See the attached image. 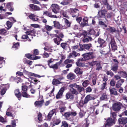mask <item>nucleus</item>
<instances>
[{
	"mask_svg": "<svg viewBox=\"0 0 127 127\" xmlns=\"http://www.w3.org/2000/svg\"><path fill=\"white\" fill-rule=\"evenodd\" d=\"M93 54V53L92 52L86 53L83 54L82 55L84 57L80 59L79 61H83L92 58H93V57L92 55Z\"/></svg>",
	"mask_w": 127,
	"mask_h": 127,
	"instance_id": "f257e3e1",
	"label": "nucleus"
},
{
	"mask_svg": "<svg viewBox=\"0 0 127 127\" xmlns=\"http://www.w3.org/2000/svg\"><path fill=\"white\" fill-rule=\"evenodd\" d=\"M51 6L52 8V11L55 14H56L59 12L60 7L58 5L56 4H52Z\"/></svg>",
	"mask_w": 127,
	"mask_h": 127,
	"instance_id": "f03ea898",
	"label": "nucleus"
},
{
	"mask_svg": "<svg viewBox=\"0 0 127 127\" xmlns=\"http://www.w3.org/2000/svg\"><path fill=\"white\" fill-rule=\"evenodd\" d=\"M53 37H57L53 39V40L55 43L57 44V45H59L61 41H62V38H60L59 36L57 35L56 34H52L51 35Z\"/></svg>",
	"mask_w": 127,
	"mask_h": 127,
	"instance_id": "7ed1b4c3",
	"label": "nucleus"
},
{
	"mask_svg": "<svg viewBox=\"0 0 127 127\" xmlns=\"http://www.w3.org/2000/svg\"><path fill=\"white\" fill-rule=\"evenodd\" d=\"M122 104L120 102L115 103L113 105V109L115 111H117L119 110L121 108Z\"/></svg>",
	"mask_w": 127,
	"mask_h": 127,
	"instance_id": "20e7f679",
	"label": "nucleus"
},
{
	"mask_svg": "<svg viewBox=\"0 0 127 127\" xmlns=\"http://www.w3.org/2000/svg\"><path fill=\"white\" fill-rule=\"evenodd\" d=\"M77 114V113L75 111H69L65 113L63 116L66 118H68L70 116H75Z\"/></svg>",
	"mask_w": 127,
	"mask_h": 127,
	"instance_id": "39448f33",
	"label": "nucleus"
},
{
	"mask_svg": "<svg viewBox=\"0 0 127 127\" xmlns=\"http://www.w3.org/2000/svg\"><path fill=\"white\" fill-rule=\"evenodd\" d=\"M54 26V27L58 29H65V27L61 25L59 22L56 21H53Z\"/></svg>",
	"mask_w": 127,
	"mask_h": 127,
	"instance_id": "423d86ee",
	"label": "nucleus"
},
{
	"mask_svg": "<svg viewBox=\"0 0 127 127\" xmlns=\"http://www.w3.org/2000/svg\"><path fill=\"white\" fill-rule=\"evenodd\" d=\"M72 16L73 17H76L79 15V11L76 9H71Z\"/></svg>",
	"mask_w": 127,
	"mask_h": 127,
	"instance_id": "0eeeda50",
	"label": "nucleus"
},
{
	"mask_svg": "<svg viewBox=\"0 0 127 127\" xmlns=\"http://www.w3.org/2000/svg\"><path fill=\"white\" fill-rule=\"evenodd\" d=\"M110 45L111 47L112 50L113 52L117 50V46L115 45V43L114 40L113 39H111L110 44H109V48H110Z\"/></svg>",
	"mask_w": 127,
	"mask_h": 127,
	"instance_id": "6e6552de",
	"label": "nucleus"
},
{
	"mask_svg": "<svg viewBox=\"0 0 127 127\" xmlns=\"http://www.w3.org/2000/svg\"><path fill=\"white\" fill-rule=\"evenodd\" d=\"M64 91V89L63 88H62L59 90L58 93L56 95L57 99H59L62 97L63 93Z\"/></svg>",
	"mask_w": 127,
	"mask_h": 127,
	"instance_id": "1a4fd4ad",
	"label": "nucleus"
},
{
	"mask_svg": "<svg viewBox=\"0 0 127 127\" xmlns=\"http://www.w3.org/2000/svg\"><path fill=\"white\" fill-rule=\"evenodd\" d=\"M118 122L120 124L125 125L127 123V118L122 117L118 119Z\"/></svg>",
	"mask_w": 127,
	"mask_h": 127,
	"instance_id": "9d476101",
	"label": "nucleus"
},
{
	"mask_svg": "<svg viewBox=\"0 0 127 127\" xmlns=\"http://www.w3.org/2000/svg\"><path fill=\"white\" fill-rule=\"evenodd\" d=\"M115 119H112L111 118H108L107 120V123L109 126H112L115 123Z\"/></svg>",
	"mask_w": 127,
	"mask_h": 127,
	"instance_id": "9b49d317",
	"label": "nucleus"
},
{
	"mask_svg": "<svg viewBox=\"0 0 127 127\" xmlns=\"http://www.w3.org/2000/svg\"><path fill=\"white\" fill-rule=\"evenodd\" d=\"M97 42L100 44L99 46L100 47H103L105 46V41L103 39L100 38H98V39Z\"/></svg>",
	"mask_w": 127,
	"mask_h": 127,
	"instance_id": "f8f14e48",
	"label": "nucleus"
},
{
	"mask_svg": "<svg viewBox=\"0 0 127 127\" xmlns=\"http://www.w3.org/2000/svg\"><path fill=\"white\" fill-rule=\"evenodd\" d=\"M29 18L33 21H36L38 20V18L36 17V15L33 14H31L28 16Z\"/></svg>",
	"mask_w": 127,
	"mask_h": 127,
	"instance_id": "ddd939ff",
	"label": "nucleus"
},
{
	"mask_svg": "<svg viewBox=\"0 0 127 127\" xmlns=\"http://www.w3.org/2000/svg\"><path fill=\"white\" fill-rule=\"evenodd\" d=\"M110 94L115 95H117V92L116 90L114 88H112L109 89Z\"/></svg>",
	"mask_w": 127,
	"mask_h": 127,
	"instance_id": "4468645a",
	"label": "nucleus"
},
{
	"mask_svg": "<svg viewBox=\"0 0 127 127\" xmlns=\"http://www.w3.org/2000/svg\"><path fill=\"white\" fill-rule=\"evenodd\" d=\"M43 100H42L40 101H36L34 103L35 106L38 107H41L43 105Z\"/></svg>",
	"mask_w": 127,
	"mask_h": 127,
	"instance_id": "2eb2a0df",
	"label": "nucleus"
},
{
	"mask_svg": "<svg viewBox=\"0 0 127 127\" xmlns=\"http://www.w3.org/2000/svg\"><path fill=\"white\" fill-rule=\"evenodd\" d=\"M15 95L18 98L19 100H20L21 96L20 93L19 91V89H17L15 91Z\"/></svg>",
	"mask_w": 127,
	"mask_h": 127,
	"instance_id": "dca6fc26",
	"label": "nucleus"
},
{
	"mask_svg": "<svg viewBox=\"0 0 127 127\" xmlns=\"http://www.w3.org/2000/svg\"><path fill=\"white\" fill-rule=\"evenodd\" d=\"M74 71L77 74H82L83 72L82 70L78 67H76L74 70Z\"/></svg>",
	"mask_w": 127,
	"mask_h": 127,
	"instance_id": "f3484780",
	"label": "nucleus"
},
{
	"mask_svg": "<svg viewBox=\"0 0 127 127\" xmlns=\"http://www.w3.org/2000/svg\"><path fill=\"white\" fill-rule=\"evenodd\" d=\"M75 75L72 73H69L67 76L68 79L70 80H72L75 78Z\"/></svg>",
	"mask_w": 127,
	"mask_h": 127,
	"instance_id": "a211bd4d",
	"label": "nucleus"
},
{
	"mask_svg": "<svg viewBox=\"0 0 127 127\" xmlns=\"http://www.w3.org/2000/svg\"><path fill=\"white\" fill-rule=\"evenodd\" d=\"M70 91L71 93L73 95H76L78 94V92L74 88H71L70 89Z\"/></svg>",
	"mask_w": 127,
	"mask_h": 127,
	"instance_id": "6ab92c4d",
	"label": "nucleus"
},
{
	"mask_svg": "<svg viewBox=\"0 0 127 127\" xmlns=\"http://www.w3.org/2000/svg\"><path fill=\"white\" fill-rule=\"evenodd\" d=\"M55 113V110H52L50 111L49 112L48 116V119H49V120H50L53 115Z\"/></svg>",
	"mask_w": 127,
	"mask_h": 127,
	"instance_id": "aec40b11",
	"label": "nucleus"
},
{
	"mask_svg": "<svg viewBox=\"0 0 127 127\" xmlns=\"http://www.w3.org/2000/svg\"><path fill=\"white\" fill-rule=\"evenodd\" d=\"M124 81L123 79H120L117 83L116 85V87L117 88L120 87L122 84L123 83Z\"/></svg>",
	"mask_w": 127,
	"mask_h": 127,
	"instance_id": "412c9836",
	"label": "nucleus"
},
{
	"mask_svg": "<svg viewBox=\"0 0 127 127\" xmlns=\"http://www.w3.org/2000/svg\"><path fill=\"white\" fill-rule=\"evenodd\" d=\"M64 21L65 24V25L64 26L66 28V29L70 26V24L68 21L66 19L64 18Z\"/></svg>",
	"mask_w": 127,
	"mask_h": 127,
	"instance_id": "4be33fe9",
	"label": "nucleus"
},
{
	"mask_svg": "<svg viewBox=\"0 0 127 127\" xmlns=\"http://www.w3.org/2000/svg\"><path fill=\"white\" fill-rule=\"evenodd\" d=\"M23 61L25 64H27L30 65H31L32 63V62L24 58L23 59Z\"/></svg>",
	"mask_w": 127,
	"mask_h": 127,
	"instance_id": "5701e85b",
	"label": "nucleus"
},
{
	"mask_svg": "<svg viewBox=\"0 0 127 127\" xmlns=\"http://www.w3.org/2000/svg\"><path fill=\"white\" fill-rule=\"evenodd\" d=\"M53 125L55 126V125H58L61 122V120L59 119H56L55 120H53Z\"/></svg>",
	"mask_w": 127,
	"mask_h": 127,
	"instance_id": "b1692460",
	"label": "nucleus"
},
{
	"mask_svg": "<svg viewBox=\"0 0 127 127\" xmlns=\"http://www.w3.org/2000/svg\"><path fill=\"white\" fill-rule=\"evenodd\" d=\"M61 83L59 81V80L56 79H54L52 82V84L54 85H55L59 84Z\"/></svg>",
	"mask_w": 127,
	"mask_h": 127,
	"instance_id": "393cba45",
	"label": "nucleus"
},
{
	"mask_svg": "<svg viewBox=\"0 0 127 127\" xmlns=\"http://www.w3.org/2000/svg\"><path fill=\"white\" fill-rule=\"evenodd\" d=\"M66 97L67 99H72L74 98L73 95L71 93H68L66 94Z\"/></svg>",
	"mask_w": 127,
	"mask_h": 127,
	"instance_id": "a878e982",
	"label": "nucleus"
},
{
	"mask_svg": "<svg viewBox=\"0 0 127 127\" xmlns=\"http://www.w3.org/2000/svg\"><path fill=\"white\" fill-rule=\"evenodd\" d=\"M95 64L97 67L96 69L97 70H99L102 69V67L100 66V63L97 61H96Z\"/></svg>",
	"mask_w": 127,
	"mask_h": 127,
	"instance_id": "bb28decb",
	"label": "nucleus"
},
{
	"mask_svg": "<svg viewBox=\"0 0 127 127\" xmlns=\"http://www.w3.org/2000/svg\"><path fill=\"white\" fill-rule=\"evenodd\" d=\"M106 29L108 31H110L111 33L114 32L116 31V30L114 28L110 27L107 28Z\"/></svg>",
	"mask_w": 127,
	"mask_h": 127,
	"instance_id": "cd10ccee",
	"label": "nucleus"
},
{
	"mask_svg": "<svg viewBox=\"0 0 127 127\" xmlns=\"http://www.w3.org/2000/svg\"><path fill=\"white\" fill-rule=\"evenodd\" d=\"M35 33V31L34 30H30L28 31L27 32V34L29 35H31L32 36L34 35Z\"/></svg>",
	"mask_w": 127,
	"mask_h": 127,
	"instance_id": "c85d7f7f",
	"label": "nucleus"
},
{
	"mask_svg": "<svg viewBox=\"0 0 127 127\" xmlns=\"http://www.w3.org/2000/svg\"><path fill=\"white\" fill-rule=\"evenodd\" d=\"M78 91H79L80 92H81L82 91H84V88L79 85H78L76 87Z\"/></svg>",
	"mask_w": 127,
	"mask_h": 127,
	"instance_id": "c756f323",
	"label": "nucleus"
},
{
	"mask_svg": "<svg viewBox=\"0 0 127 127\" xmlns=\"http://www.w3.org/2000/svg\"><path fill=\"white\" fill-rule=\"evenodd\" d=\"M92 45L91 44H84V48L87 49H89L90 48L92 47Z\"/></svg>",
	"mask_w": 127,
	"mask_h": 127,
	"instance_id": "7c9ffc66",
	"label": "nucleus"
},
{
	"mask_svg": "<svg viewBox=\"0 0 127 127\" xmlns=\"http://www.w3.org/2000/svg\"><path fill=\"white\" fill-rule=\"evenodd\" d=\"M89 100H94L95 98L92 95H88L86 96Z\"/></svg>",
	"mask_w": 127,
	"mask_h": 127,
	"instance_id": "2f4dec72",
	"label": "nucleus"
},
{
	"mask_svg": "<svg viewBox=\"0 0 127 127\" xmlns=\"http://www.w3.org/2000/svg\"><path fill=\"white\" fill-rule=\"evenodd\" d=\"M59 64V63H57L52 65H49V67L50 68H53L54 69H57L58 68V66Z\"/></svg>",
	"mask_w": 127,
	"mask_h": 127,
	"instance_id": "473e14b6",
	"label": "nucleus"
},
{
	"mask_svg": "<svg viewBox=\"0 0 127 127\" xmlns=\"http://www.w3.org/2000/svg\"><path fill=\"white\" fill-rule=\"evenodd\" d=\"M89 84V82L88 80H86L84 81L82 83L83 87H86Z\"/></svg>",
	"mask_w": 127,
	"mask_h": 127,
	"instance_id": "72a5a7b5",
	"label": "nucleus"
},
{
	"mask_svg": "<svg viewBox=\"0 0 127 127\" xmlns=\"http://www.w3.org/2000/svg\"><path fill=\"white\" fill-rule=\"evenodd\" d=\"M85 112L83 110H81L79 113V117L82 118L83 117L85 114Z\"/></svg>",
	"mask_w": 127,
	"mask_h": 127,
	"instance_id": "f704fd0d",
	"label": "nucleus"
},
{
	"mask_svg": "<svg viewBox=\"0 0 127 127\" xmlns=\"http://www.w3.org/2000/svg\"><path fill=\"white\" fill-rule=\"evenodd\" d=\"M44 49L45 51H46L49 52H51L52 50L51 47L48 46H46L44 48Z\"/></svg>",
	"mask_w": 127,
	"mask_h": 127,
	"instance_id": "c9c22d12",
	"label": "nucleus"
},
{
	"mask_svg": "<svg viewBox=\"0 0 127 127\" xmlns=\"http://www.w3.org/2000/svg\"><path fill=\"white\" fill-rule=\"evenodd\" d=\"M118 65H115L111 67V69L115 72H116L118 69Z\"/></svg>",
	"mask_w": 127,
	"mask_h": 127,
	"instance_id": "e433bc0d",
	"label": "nucleus"
},
{
	"mask_svg": "<svg viewBox=\"0 0 127 127\" xmlns=\"http://www.w3.org/2000/svg\"><path fill=\"white\" fill-rule=\"evenodd\" d=\"M27 91L22 92V96L24 97L28 98L30 97V95H29L26 93Z\"/></svg>",
	"mask_w": 127,
	"mask_h": 127,
	"instance_id": "4c0bfd02",
	"label": "nucleus"
},
{
	"mask_svg": "<svg viewBox=\"0 0 127 127\" xmlns=\"http://www.w3.org/2000/svg\"><path fill=\"white\" fill-rule=\"evenodd\" d=\"M25 57L28 59L32 60V57L34 56V55H30L29 54H26L25 55Z\"/></svg>",
	"mask_w": 127,
	"mask_h": 127,
	"instance_id": "58836bf2",
	"label": "nucleus"
},
{
	"mask_svg": "<svg viewBox=\"0 0 127 127\" xmlns=\"http://www.w3.org/2000/svg\"><path fill=\"white\" fill-rule=\"evenodd\" d=\"M70 0L64 1L61 2V4L64 5L68 4L70 3Z\"/></svg>",
	"mask_w": 127,
	"mask_h": 127,
	"instance_id": "ea45409f",
	"label": "nucleus"
},
{
	"mask_svg": "<svg viewBox=\"0 0 127 127\" xmlns=\"http://www.w3.org/2000/svg\"><path fill=\"white\" fill-rule=\"evenodd\" d=\"M107 98L106 94H103L102 96L100 97V99L101 100H103L106 99Z\"/></svg>",
	"mask_w": 127,
	"mask_h": 127,
	"instance_id": "a19ab883",
	"label": "nucleus"
},
{
	"mask_svg": "<svg viewBox=\"0 0 127 127\" xmlns=\"http://www.w3.org/2000/svg\"><path fill=\"white\" fill-rule=\"evenodd\" d=\"M45 27L46 30L48 31H50L53 29L52 27L49 26L48 25H46Z\"/></svg>",
	"mask_w": 127,
	"mask_h": 127,
	"instance_id": "79ce46f5",
	"label": "nucleus"
},
{
	"mask_svg": "<svg viewBox=\"0 0 127 127\" xmlns=\"http://www.w3.org/2000/svg\"><path fill=\"white\" fill-rule=\"evenodd\" d=\"M62 125L61 126V127H68V124L67 122L65 121L62 122Z\"/></svg>",
	"mask_w": 127,
	"mask_h": 127,
	"instance_id": "37998d69",
	"label": "nucleus"
},
{
	"mask_svg": "<svg viewBox=\"0 0 127 127\" xmlns=\"http://www.w3.org/2000/svg\"><path fill=\"white\" fill-rule=\"evenodd\" d=\"M78 85H77L76 83H73L70 84L69 87L71 88H76V87H77Z\"/></svg>",
	"mask_w": 127,
	"mask_h": 127,
	"instance_id": "c03bdc74",
	"label": "nucleus"
},
{
	"mask_svg": "<svg viewBox=\"0 0 127 127\" xmlns=\"http://www.w3.org/2000/svg\"><path fill=\"white\" fill-rule=\"evenodd\" d=\"M6 32V31L4 29H2L0 30V34L2 35H5Z\"/></svg>",
	"mask_w": 127,
	"mask_h": 127,
	"instance_id": "a18cd8bd",
	"label": "nucleus"
},
{
	"mask_svg": "<svg viewBox=\"0 0 127 127\" xmlns=\"http://www.w3.org/2000/svg\"><path fill=\"white\" fill-rule=\"evenodd\" d=\"M107 83L106 82L103 83L101 85V90H103L105 88Z\"/></svg>",
	"mask_w": 127,
	"mask_h": 127,
	"instance_id": "49530a36",
	"label": "nucleus"
},
{
	"mask_svg": "<svg viewBox=\"0 0 127 127\" xmlns=\"http://www.w3.org/2000/svg\"><path fill=\"white\" fill-rule=\"evenodd\" d=\"M73 62V61L68 59H67L65 60L64 62L65 64H69L70 63H72Z\"/></svg>",
	"mask_w": 127,
	"mask_h": 127,
	"instance_id": "de8ad7c7",
	"label": "nucleus"
},
{
	"mask_svg": "<svg viewBox=\"0 0 127 127\" xmlns=\"http://www.w3.org/2000/svg\"><path fill=\"white\" fill-rule=\"evenodd\" d=\"M99 102L98 100H95L93 102V104L94 106H97L99 105Z\"/></svg>",
	"mask_w": 127,
	"mask_h": 127,
	"instance_id": "09e8293b",
	"label": "nucleus"
},
{
	"mask_svg": "<svg viewBox=\"0 0 127 127\" xmlns=\"http://www.w3.org/2000/svg\"><path fill=\"white\" fill-rule=\"evenodd\" d=\"M82 41L84 43L88 42L89 41V39L88 37L86 36H84V38L82 40Z\"/></svg>",
	"mask_w": 127,
	"mask_h": 127,
	"instance_id": "8fccbe9b",
	"label": "nucleus"
},
{
	"mask_svg": "<svg viewBox=\"0 0 127 127\" xmlns=\"http://www.w3.org/2000/svg\"><path fill=\"white\" fill-rule=\"evenodd\" d=\"M6 24L7 26L8 27L7 29H9L10 28H11L12 26V23L10 21H8L7 22Z\"/></svg>",
	"mask_w": 127,
	"mask_h": 127,
	"instance_id": "3c124183",
	"label": "nucleus"
},
{
	"mask_svg": "<svg viewBox=\"0 0 127 127\" xmlns=\"http://www.w3.org/2000/svg\"><path fill=\"white\" fill-rule=\"evenodd\" d=\"M24 72L26 73H27L28 75H30L31 76H34V74L32 73L31 72H28L27 71L24 70Z\"/></svg>",
	"mask_w": 127,
	"mask_h": 127,
	"instance_id": "603ef678",
	"label": "nucleus"
},
{
	"mask_svg": "<svg viewBox=\"0 0 127 127\" xmlns=\"http://www.w3.org/2000/svg\"><path fill=\"white\" fill-rule=\"evenodd\" d=\"M97 78L96 77H93L92 79V82L93 84L95 85L96 84V81Z\"/></svg>",
	"mask_w": 127,
	"mask_h": 127,
	"instance_id": "864d4df0",
	"label": "nucleus"
},
{
	"mask_svg": "<svg viewBox=\"0 0 127 127\" xmlns=\"http://www.w3.org/2000/svg\"><path fill=\"white\" fill-rule=\"evenodd\" d=\"M43 14L46 15L47 16L50 17L51 14V13L47 11H44V12Z\"/></svg>",
	"mask_w": 127,
	"mask_h": 127,
	"instance_id": "5fc2aeb1",
	"label": "nucleus"
},
{
	"mask_svg": "<svg viewBox=\"0 0 127 127\" xmlns=\"http://www.w3.org/2000/svg\"><path fill=\"white\" fill-rule=\"evenodd\" d=\"M6 91V90L5 88L2 89L0 91L1 95H3L5 93Z\"/></svg>",
	"mask_w": 127,
	"mask_h": 127,
	"instance_id": "6e6d98bb",
	"label": "nucleus"
},
{
	"mask_svg": "<svg viewBox=\"0 0 127 127\" xmlns=\"http://www.w3.org/2000/svg\"><path fill=\"white\" fill-rule=\"evenodd\" d=\"M79 46L80 48L77 49V50H79L80 51L83 50L84 48V45H83L81 44H80Z\"/></svg>",
	"mask_w": 127,
	"mask_h": 127,
	"instance_id": "4d7b16f0",
	"label": "nucleus"
},
{
	"mask_svg": "<svg viewBox=\"0 0 127 127\" xmlns=\"http://www.w3.org/2000/svg\"><path fill=\"white\" fill-rule=\"evenodd\" d=\"M55 77L57 78L58 80L61 81L64 78V77L61 76L60 75H57L55 76Z\"/></svg>",
	"mask_w": 127,
	"mask_h": 127,
	"instance_id": "13d9d810",
	"label": "nucleus"
},
{
	"mask_svg": "<svg viewBox=\"0 0 127 127\" xmlns=\"http://www.w3.org/2000/svg\"><path fill=\"white\" fill-rule=\"evenodd\" d=\"M67 44L66 43H62L61 44V46L62 48L65 49L66 48V45Z\"/></svg>",
	"mask_w": 127,
	"mask_h": 127,
	"instance_id": "bf43d9fd",
	"label": "nucleus"
},
{
	"mask_svg": "<svg viewBox=\"0 0 127 127\" xmlns=\"http://www.w3.org/2000/svg\"><path fill=\"white\" fill-rule=\"evenodd\" d=\"M38 119L39 121H41L42 120V114L40 113H39L38 115Z\"/></svg>",
	"mask_w": 127,
	"mask_h": 127,
	"instance_id": "052dcab7",
	"label": "nucleus"
},
{
	"mask_svg": "<svg viewBox=\"0 0 127 127\" xmlns=\"http://www.w3.org/2000/svg\"><path fill=\"white\" fill-rule=\"evenodd\" d=\"M22 92L27 91V87L26 86H22Z\"/></svg>",
	"mask_w": 127,
	"mask_h": 127,
	"instance_id": "680f3d73",
	"label": "nucleus"
},
{
	"mask_svg": "<svg viewBox=\"0 0 127 127\" xmlns=\"http://www.w3.org/2000/svg\"><path fill=\"white\" fill-rule=\"evenodd\" d=\"M59 109L60 110V112L61 113H62L63 112H64L66 109V108L65 107H60Z\"/></svg>",
	"mask_w": 127,
	"mask_h": 127,
	"instance_id": "e2e57ef3",
	"label": "nucleus"
},
{
	"mask_svg": "<svg viewBox=\"0 0 127 127\" xmlns=\"http://www.w3.org/2000/svg\"><path fill=\"white\" fill-rule=\"evenodd\" d=\"M6 115L8 116L11 117H13L14 116L13 114H12L9 111H6Z\"/></svg>",
	"mask_w": 127,
	"mask_h": 127,
	"instance_id": "0e129e2a",
	"label": "nucleus"
},
{
	"mask_svg": "<svg viewBox=\"0 0 127 127\" xmlns=\"http://www.w3.org/2000/svg\"><path fill=\"white\" fill-rule=\"evenodd\" d=\"M49 56V54L46 52L45 51H44L43 54V58H47Z\"/></svg>",
	"mask_w": 127,
	"mask_h": 127,
	"instance_id": "69168bd1",
	"label": "nucleus"
},
{
	"mask_svg": "<svg viewBox=\"0 0 127 127\" xmlns=\"http://www.w3.org/2000/svg\"><path fill=\"white\" fill-rule=\"evenodd\" d=\"M115 82L114 80L112 79L111 81L110 84L111 86L113 87L115 86Z\"/></svg>",
	"mask_w": 127,
	"mask_h": 127,
	"instance_id": "338daca9",
	"label": "nucleus"
},
{
	"mask_svg": "<svg viewBox=\"0 0 127 127\" xmlns=\"http://www.w3.org/2000/svg\"><path fill=\"white\" fill-rule=\"evenodd\" d=\"M48 125L46 123H44L43 125H38V127H48Z\"/></svg>",
	"mask_w": 127,
	"mask_h": 127,
	"instance_id": "774afa93",
	"label": "nucleus"
}]
</instances>
